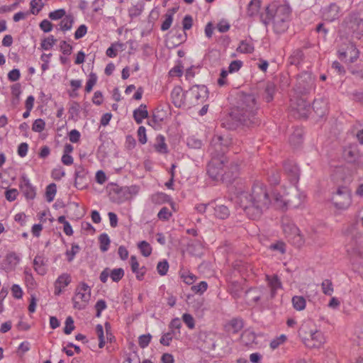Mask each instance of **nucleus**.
<instances>
[{"label": "nucleus", "mask_w": 363, "mask_h": 363, "mask_svg": "<svg viewBox=\"0 0 363 363\" xmlns=\"http://www.w3.org/2000/svg\"><path fill=\"white\" fill-rule=\"evenodd\" d=\"M169 267L168 262L166 259H163L157 263V271L160 275L164 276L167 274Z\"/></svg>", "instance_id": "nucleus-48"}, {"label": "nucleus", "mask_w": 363, "mask_h": 363, "mask_svg": "<svg viewBox=\"0 0 363 363\" xmlns=\"http://www.w3.org/2000/svg\"><path fill=\"white\" fill-rule=\"evenodd\" d=\"M66 16V11L64 9H57L55 11H51L48 14L49 18L52 21H57L62 19Z\"/></svg>", "instance_id": "nucleus-47"}, {"label": "nucleus", "mask_w": 363, "mask_h": 363, "mask_svg": "<svg viewBox=\"0 0 363 363\" xmlns=\"http://www.w3.org/2000/svg\"><path fill=\"white\" fill-rule=\"evenodd\" d=\"M190 91L197 104L203 103L208 98V90L204 85H194L190 89Z\"/></svg>", "instance_id": "nucleus-14"}, {"label": "nucleus", "mask_w": 363, "mask_h": 363, "mask_svg": "<svg viewBox=\"0 0 363 363\" xmlns=\"http://www.w3.org/2000/svg\"><path fill=\"white\" fill-rule=\"evenodd\" d=\"M144 10V3L140 1L138 2L135 5H133L128 9V16L131 19H133L139 16Z\"/></svg>", "instance_id": "nucleus-32"}, {"label": "nucleus", "mask_w": 363, "mask_h": 363, "mask_svg": "<svg viewBox=\"0 0 363 363\" xmlns=\"http://www.w3.org/2000/svg\"><path fill=\"white\" fill-rule=\"evenodd\" d=\"M99 243H100V250L102 252H106L110 245V238L106 233H102L100 235L99 238Z\"/></svg>", "instance_id": "nucleus-38"}, {"label": "nucleus", "mask_w": 363, "mask_h": 363, "mask_svg": "<svg viewBox=\"0 0 363 363\" xmlns=\"http://www.w3.org/2000/svg\"><path fill=\"white\" fill-rule=\"evenodd\" d=\"M286 239L288 242H289L291 245L298 248L302 247L305 243L303 236L301 235L300 230L298 229V227L297 232L293 233Z\"/></svg>", "instance_id": "nucleus-22"}, {"label": "nucleus", "mask_w": 363, "mask_h": 363, "mask_svg": "<svg viewBox=\"0 0 363 363\" xmlns=\"http://www.w3.org/2000/svg\"><path fill=\"white\" fill-rule=\"evenodd\" d=\"M87 171L82 165L75 167L74 186L77 189H82L85 186L84 180L86 179Z\"/></svg>", "instance_id": "nucleus-16"}, {"label": "nucleus", "mask_w": 363, "mask_h": 363, "mask_svg": "<svg viewBox=\"0 0 363 363\" xmlns=\"http://www.w3.org/2000/svg\"><path fill=\"white\" fill-rule=\"evenodd\" d=\"M61 52L65 55H69L72 52V46L65 40H62L60 45Z\"/></svg>", "instance_id": "nucleus-64"}, {"label": "nucleus", "mask_w": 363, "mask_h": 363, "mask_svg": "<svg viewBox=\"0 0 363 363\" xmlns=\"http://www.w3.org/2000/svg\"><path fill=\"white\" fill-rule=\"evenodd\" d=\"M272 204H274L277 208H283L284 206H286L288 205V203L289 201H285L283 199V196L280 195L279 194H272Z\"/></svg>", "instance_id": "nucleus-41"}, {"label": "nucleus", "mask_w": 363, "mask_h": 363, "mask_svg": "<svg viewBox=\"0 0 363 363\" xmlns=\"http://www.w3.org/2000/svg\"><path fill=\"white\" fill-rule=\"evenodd\" d=\"M163 118L159 115L153 114L152 118L147 121V124L157 130L161 128V123Z\"/></svg>", "instance_id": "nucleus-43"}, {"label": "nucleus", "mask_w": 363, "mask_h": 363, "mask_svg": "<svg viewBox=\"0 0 363 363\" xmlns=\"http://www.w3.org/2000/svg\"><path fill=\"white\" fill-rule=\"evenodd\" d=\"M183 74V66L181 62H179L178 65L172 67L169 72V75L170 77H181Z\"/></svg>", "instance_id": "nucleus-56"}, {"label": "nucleus", "mask_w": 363, "mask_h": 363, "mask_svg": "<svg viewBox=\"0 0 363 363\" xmlns=\"http://www.w3.org/2000/svg\"><path fill=\"white\" fill-rule=\"evenodd\" d=\"M208 289V284L206 281H202L197 285L191 286V290L196 294H203Z\"/></svg>", "instance_id": "nucleus-54"}, {"label": "nucleus", "mask_w": 363, "mask_h": 363, "mask_svg": "<svg viewBox=\"0 0 363 363\" xmlns=\"http://www.w3.org/2000/svg\"><path fill=\"white\" fill-rule=\"evenodd\" d=\"M260 6L261 0H251L247 6V15L250 17L257 16L259 13Z\"/></svg>", "instance_id": "nucleus-28"}, {"label": "nucleus", "mask_w": 363, "mask_h": 363, "mask_svg": "<svg viewBox=\"0 0 363 363\" xmlns=\"http://www.w3.org/2000/svg\"><path fill=\"white\" fill-rule=\"evenodd\" d=\"M292 304L297 311H302L306 308V301L304 297L301 296H294L292 298Z\"/></svg>", "instance_id": "nucleus-33"}, {"label": "nucleus", "mask_w": 363, "mask_h": 363, "mask_svg": "<svg viewBox=\"0 0 363 363\" xmlns=\"http://www.w3.org/2000/svg\"><path fill=\"white\" fill-rule=\"evenodd\" d=\"M230 144V139L228 137H223L222 135H214L211 140L210 149L211 154L215 152L221 155L225 156V152L226 151L228 145Z\"/></svg>", "instance_id": "nucleus-7"}, {"label": "nucleus", "mask_w": 363, "mask_h": 363, "mask_svg": "<svg viewBox=\"0 0 363 363\" xmlns=\"http://www.w3.org/2000/svg\"><path fill=\"white\" fill-rule=\"evenodd\" d=\"M172 102L176 106H180L182 102V89L181 86L174 87L171 92Z\"/></svg>", "instance_id": "nucleus-31"}, {"label": "nucleus", "mask_w": 363, "mask_h": 363, "mask_svg": "<svg viewBox=\"0 0 363 363\" xmlns=\"http://www.w3.org/2000/svg\"><path fill=\"white\" fill-rule=\"evenodd\" d=\"M304 58V54L300 49H297L293 52L289 58L290 65L298 66L302 62Z\"/></svg>", "instance_id": "nucleus-29"}, {"label": "nucleus", "mask_w": 363, "mask_h": 363, "mask_svg": "<svg viewBox=\"0 0 363 363\" xmlns=\"http://www.w3.org/2000/svg\"><path fill=\"white\" fill-rule=\"evenodd\" d=\"M110 277L113 281L118 282L124 277L125 272L122 268H116L109 271Z\"/></svg>", "instance_id": "nucleus-42"}, {"label": "nucleus", "mask_w": 363, "mask_h": 363, "mask_svg": "<svg viewBox=\"0 0 363 363\" xmlns=\"http://www.w3.org/2000/svg\"><path fill=\"white\" fill-rule=\"evenodd\" d=\"M182 320L189 328L193 329L195 327V322L193 316L189 313H184Z\"/></svg>", "instance_id": "nucleus-59"}, {"label": "nucleus", "mask_w": 363, "mask_h": 363, "mask_svg": "<svg viewBox=\"0 0 363 363\" xmlns=\"http://www.w3.org/2000/svg\"><path fill=\"white\" fill-rule=\"evenodd\" d=\"M152 336L150 334L142 335L138 338V344L141 348H145L150 342Z\"/></svg>", "instance_id": "nucleus-57"}, {"label": "nucleus", "mask_w": 363, "mask_h": 363, "mask_svg": "<svg viewBox=\"0 0 363 363\" xmlns=\"http://www.w3.org/2000/svg\"><path fill=\"white\" fill-rule=\"evenodd\" d=\"M39 27L43 32L49 33L52 30L53 25L50 21L44 19L40 23Z\"/></svg>", "instance_id": "nucleus-63"}, {"label": "nucleus", "mask_w": 363, "mask_h": 363, "mask_svg": "<svg viewBox=\"0 0 363 363\" xmlns=\"http://www.w3.org/2000/svg\"><path fill=\"white\" fill-rule=\"evenodd\" d=\"M237 51L242 53H252L254 51V46L246 40H242L237 48Z\"/></svg>", "instance_id": "nucleus-40"}, {"label": "nucleus", "mask_w": 363, "mask_h": 363, "mask_svg": "<svg viewBox=\"0 0 363 363\" xmlns=\"http://www.w3.org/2000/svg\"><path fill=\"white\" fill-rule=\"evenodd\" d=\"M292 9L286 2L274 1L266 8V14L261 15V21L266 26L272 23L273 30L277 34L285 33L292 18Z\"/></svg>", "instance_id": "nucleus-3"}, {"label": "nucleus", "mask_w": 363, "mask_h": 363, "mask_svg": "<svg viewBox=\"0 0 363 363\" xmlns=\"http://www.w3.org/2000/svg\"><path fill=\"white\" fill-rule=\"evenodd\" d=\"M173 338V332H168L162 335L160 338V342L162 345L169 346Z\"/></svg>", "instance_id": "nucleus-61"}, {"label": "nucleus", "mask_w": 363, "mask_h": 363, "mask_svg": "<svg viewBox=\"0 0 363 363\" xmlns=\"http://www.w3.org/2000/svg\"><path fill=\"white\" fill-rule=\"evenodd\" d=\"M275 92L276 85L272 82H268L264 89V99L266 102L269 103L273 100Z\"/></svg>", "instance_id": "nucleus-30"}, {"label": "nucleus", "mask_w": 363, "mask_h": 363, "mask_svg": "<svg viewBox=\"0 0 363 363\" xmlns=\"http://www.w3.org/2000/svg\"><path fill=\"white\" fill-rule=\"evenodd\" d=\"M106 303L104 300L100 299L96 301L95 304V309L96 311V316L100 317L101 312L106 308Z\"/></svg>", "instance_id": "nucleus-58"}, {"label": "nucleus", "mask_w": 363, "mask_h": 363, "mask_svg": "<svg viewBox=\"0 0 363 363\" xmlns=\"http://www.w3.org/2000/svg\"><path fill=\"white\" fill-rule=\"evenodd\" d=\"M339 59L347 64H352L357 61L359 57V51L353 44H350L345 51H338Z\"/></svg>", "instance_id": "nucleus-11"}, {"label": "nucleus", "mask_w": 363, "mask_h": 363, "mask_svg": "<svg viewBox=\"0 0 363 363\" xmlns=\"http://www.w3.org/2000/svg\"><path fill=\"white\" fill-rule=\"evenodd\" d=\"M225 168L226 170L224 172L223 182L232 183L239 174V165L235 162H231L230 166H225Z\"/></svg>", "instance_id": "nucleus-15"}, {"label": "nucleus", "mask_w": 363, "mask_h": 363, "mask_svg": "<svg viewBox=\"0 0 363 363\" xmlns=\"http://www.w3.org/2000/svg\"><path fill=\"white\" fill-rule=\"evenodd\" d=\"M172 216L171 211L166 206L162 207L157 217L161 220H168Z\"/></svg>", "instance_id": "nucleus-49"}, {"label": "nucleus", "mask_w": 363, "mask_h": 363, "mask_svg": "<svg viewBox=\"0 0 363 363\" xmlns=\"http://www.w3.org/2000/svg\"><path fill=\"white\" fill-rule=\"evenodd\" d=\"M74 22V20L72 15H66L64 18H62L59 23L60 29L63 32L72 29Z\"/></svg>", "instance_id": "nucleus-26"}, {"label": "nucleus", "mask_w": 363, "mask_h": 363, "mask_svg": "<svg viewBox=\"0 0 363 363\" xmlns=\"http://www.w3.org/2000/svg\"><path fill=\"white\" fill-rule=\"evenodd\" d=\"M284 174L292 185H296L300 177V169L293 161H286L284 163Z\"/></svg>", "instance_id": "nucleus-8"}, {"label": "nucleus", "mask_w": 363, "mask_h": 363, "mask_svg": "<svg viewBox=\"0 0 363 363\" xmlns=\"http://www.w3.org/2000/svg\"><path fill=\"white\" fill-rule=\"evenodd\" d=\"M45 259L43 255H37L33 260L35 271L40 275H44L46 273Z\"/></svg>", "instance_id": "nucleus-24"}, {"label": "nucleus", "mask_w": 363, "mask_h": 363, "mask_svg": "<svg viewBox=\"0 0 363 363\" xmlns=\"http://www.w3.org/2000/svg\"><path fill=\"white\" fill-rule=\"evenodd\" d=\"M228 162L225 156L215 152L211 153V160L207 166V173L213 180H222L223 182L225 164Z\"/></svg>", "instance_id": "nucleus-4"}, {"label": "nucleus", "mask_w": 363, "mask_h": 363, "mask_svg": "<svg viewBox=\"0 0 363 363\" xmlns=\"http://www.w3.org/2000/svg\"><path fill=\"white\" fill-rule=\"evenodd\" d=\"M266 280L267 281L268 285L271 289L272 297H274L277 293V289L281 288V282L277 274H273L272 276L267 275Z\"/></svg>", "instance_id": "nucleus-18"}, {"label": "nucleus", "mask_w": 363, "mask_h": 363, "mask_svg": "<svg viewBox=\"0 0 363 363\" xmlns=\"http://www.w3.org/2000/svg\"><path fill=\"white\" fill-rule=\"evenodd\" d=\"M18 195V191L16 189H10L5 192V197L10 202L15 201Z\"/></svg>", "instance_id": "nucleus-60"}, {"label": "nucleus", "mask_w": 363, "mask_h": 363, "mask_svg": "<svg viewBox=\"0 0 363 363\" xmlns=\"http://www.w3.org/2000/svg\"><path fill=\"white\" fill-rule=\"evenodd\" d=\"M19 189L27 200H33L36 196V189L30 183V179L26 175L20 178Z\"/></svg>", "instance_id": "nucleus-9"}, {"label": "nucleus", "mask_w": 363, "mask_h": 363, "mask_svg": "<svg viewBox=\"0 0 363 363\" xmlns=\"http://www.w3.org/2000/svg\"><path fill=\"white\" fill-rule=\"evenodd\" d=\"M282 228L286 238L293 233L297 232V226L289 221L284 222L282 224Z\"/></svg>", "instance_id": "nucleus-39"}, {"label": "nucleus", "mask_w": 363, "mask_h": 363, "mask_svg": "<svg viewBox=\"0 0 363 363\" xmlns=\"http://www.w3.org/2000/svg\"><path fill=\"white\" fill-rule=\"evenodd\" d=\"M74 320L72 316H68L65 320V326L64 328V333L66 335H69L74 330Z\"/></svg>", "instance_id": "nucleus-52"}, {"label": "nucleus", "mask_w": 363, "mask_h": 363, "mask_svg": "<svg viewBox=\"0 0 363 363\" xmlns=\"http://www.w3.org/2000/svg\"><path fill=\"white\" fill-rule=\"evenodd\" d=\"M340 7L335 3H331L322 9V16L324 20L333 22L340 16Z\"/></svg>", "instance_id": "nucleus-12"}, {"label": "nucleus", "mask_w": 363, "mask_h": 363, "mask_svg": "<svg viewBox=\"0 0 363 363\" xmlns=\"http://www.w3.org/2000/svg\"><path fill=\"white\" fill-rule=\"evenodd\" d=\"M211 208L213 210V214L216 218L225 220L230 216L229 208L225 205L216 204L214 201Z\"/></svg>", "instance_id": "nucleus-17"}, {"label": "nucleus", "mask_w": 363, "mask_h": 363, "mask_svg": "<svg viewBox=\"0 0 363 363\" xmlns=\"http://www.w3.org/2000/svg\"><path fill=\"white\" fill-rule=\"evenodd\" d=\"M57 192V186L55 184H49L45 189V198L46 201L49 203L52 202L54 200Z\"/></svg>", "instance_id": "nucleus-37"}, {"label": "nucleus", "mask_w": 363, "mask_h": 363, "mask_svg": "<svg viewBox=\"0 0 363 363\" xmlns=\"http://www.w3.org/2000/svg\"><path fill=\"white\" fill-rule=\"evenodd\" d=\"M138 247L140 250L141 254L147 257L152 254V248L150 243L145 240H143L138 243Z\"/></svg>", "instance_id": "nucleus-34"}, {"label": "nucleus", "mask_w": 363, "mask_h": 363, "mask_svg": "<svg viewBox=\"0 0 363 363\" xmlns=\"http://www.w3.org/2000/svg\"><path fill=\"white\" fill-rule=\"evenodd\" d=\"M322 290L324 294L331 296L333 293V285L330 279H325L321 284Z\"/></svg>", "instance_id": "nucleus-44"}, {"label": "nucleus", "mask_w": 363, "mask_h": 363, "mask_svg": "<svg viewBox=\"0 0 363 363\" xmlns=\"http://www.w3.org/2000/svg\"><path fill=\"white\" fill-rule=\"evenodd\" d=\"M72 282L71 275L68 273H63L60 274L54 283V294L60 296L63 289L67 287Z\"/></svg>", "instance_id": "nucleus-13"}, {"label": "nucleus", "mask_w": 363, "mask_h": 363, "mask_svg": "<svg viewBox=\"0 0 363 363\" xmlns=\"http://www.w3.org/2000/svg\"><path fill=\"white\" fill-rule=\"evenodd\" d=\"M286 340V336L285 335H281L270 342V347L272 350H275L282 345Z\"/></svg>", "instance_id": "nucleus-51"}, {"label": "nucleus", "mask_w": 363, "mask_h": 363, "mask_svg": "<svg viewBox=\"0 0 363 363\" xmlns=\"http://www.w3.org/2000/svg\"><path fill=\"white\" fill-rule=\"evenodd\" d=\"M289 141L290 143L296 146V145H298L299 144H301L302 143V135H301V132L299 131V130H296L295 131L291 136H290V138H289Z\"/></svg>", "instance_id": "nucleus-53"}, {"label": "nucleus", "mask_w": 363, "mask_h": 363, "mask_svg": "<svg viewBox=\"0 0 363 363\" xmlns=\"http://www.w3.org/2000/svg\"><path fill=\"white\" fill-rule=\"evenodd\" d=\"M20 260L19 256L13 252L7 254L5 259L6 262L10 265L11 268L16 267Z\"/></svg>", "instance_id": "nucleus-35"}, {"label": "nucleus", "mask_w": 363, "mask_h": 363, "mask_svg": "<svg viewBox=\"0 0 363 363\" xmlns=\"http://www.w3.org/2000/svg\"><path fill=\"white\" fill-rule=\"evenodd\" d=\"M45 121L41 118H38L33 122L32 125V130L35 132L40 133L45 129Z\"/></svg>", "instance_id": "nucleus-55"}, {"label": "nucleus", "mask_w": 363, "mask_h": 363, "mask_svg": "<svg viewBox=\"0 0 363 363\" xmlns=\"http://www.w3.org/2000/svg\"><path fill=\"white\" fill-rule=\"evenodd\" d=\"M259 104L257 98L252 94H242L239 96L236 106L233 108L230 117L235 124L229 125L234 129L238 125L252 127L260 123L257 116Z\"/></svg>", "instance_id": "nucleus-2"}, {"label": "nucleus", "mask_w": 363, "mask_h": 363, "mask_svg": "<svg viewBox=\"0 0 363 363\" xmlns=\"http://www.w3.org/2000/svg\"><path fill=\"white\" fill-rule=\"evenodd\" d=\"M57 39L53 35H50L46 38H44L40 43L41 48L44 50H50L54 45L56 43Z\"/></svg>", "instance_id": "nucleus-36"}, {"label": "nucleus", "mask_w": 363, "mask_h": 363, "mask_svg": "<svg viewBox=\"0 0 363 363\" xmlns=\"http://www.w3.org/2000/svg\"><path fill=\"white\" fill-rule=\"evenodd\" d=\"M138 138L139 142L144 145L147 143L146 129L144 126H140L138 129Z\"/></svg>", "instance_id": "nucleus-62"}, {"label": "nucleus", "mask_w": 363, "mask_h": 363, "mask_svg": "<svg viewBox=\"0 0 363 363\" xmlns=\"http://www.w3.org/2000/svg\"><path fill=\"white\" fill-rule=\"evenodd\" d=\"M330 200L336 208L347 209L352 203L351 190L346 185L338 186Z\"/></svg>", "instance_id": "nucleus-5"}, {"label": "nucleus", "mask_w": 363, "mask_h": 363, "mask_svg": "<svg viewBox=\"0 0 363 363\" xmlns=\"http://www.w3.org/2000/svg\"><path fill=\"white\" fill-rule=\"evenodd\" d=\"M311 343H306L308 347H319L324 342V337L320 330L311 331L310 334Z\"/></svg>", "instance_id": "nucleus-23"}, {"label": "nucleus", "mask_w": 363, "mask_h": 363, "mask_svg": "<svg viewBox=\"0 0 363 363\" xmlns=\"http://www.w3.org/2000/svg\"><path fill=\"white\" fill-rule=\"evenodd\" d=\"M183 281L188 285H191L197 279V277L189 272H182L180 274Z\"/></svg>", "instance_id": "nucleus-46"}, {"label": "nucleus", "mask_w": 363, "mask_h": 363, "mask_svg": "<svg viewBox=\"0 0 363 363\" xmlns=\"http://www.w3.org/2000/svg\"><path fill=\"white\" fill-rule=\"evenodd\" d=\"M91 289L85 282H81L77 286L75 295L72 298L73 307L75 309H84L91 298Z\"/></svg>", "instance_id": "nucleus-6"}, {"label": "nucleus", "mask_w": 363, "mask_h": 363, "mask_svg": "<svg viewBox=\"0 0 363 363\" xmlns=\"http://www.w3.org/2000/svg\"><path fill=\"white\" fill-rule=\"evenodd\" d=\"M187 145L191 148L200 149L203 145V143L201 140L191 136L187 138Z\"/></svg>", "instance_id": "nucleus-50"}, {"label": "nucleus", "mask_w": 363, "mask_h": 363, "mask_svg": "<svg viewBox=\"0 0 363 363\" xmlns=\"http://www.w3.org/2000/svg\"><path fill=\"white\" fill-rule=\"evenodd\" d=\"M345 159L350 163L360 164L363 163V155L360 153L357 145H349L344 149Z\"/></svg>", "instance_id": "nucleus-10"}, {"label": "nucleus", "mask_w": 363, "mask_h": 363, "mask_svg": "<svg viewBox=\"0 0 363 363\" xmlns=\"http://www.w3.org/2000/svg\"><path fill=\"white\" fill-rule=\"evenodd\" d=\"M154 147L160 154H165L168 152L167 146L165 143V138L162 135L157 136Z\"/></svg>", "instance_id": "nucleus-27"}, {"label": "nucleus", "mask_w": 363, "mask_h": 363, "mask_svg": "<svg viewBox=\"0 0 363 363\" xmlns=\"http://www.w3.org/2000/svg\"><path fill=\"white\" fill-rule=\"evenodd\" d=\"M292 108L296 109L301 116L306 117L308 112L310 109V103L306 101L299 99L296 101V104H291Z\"/></svg>", "instance_id": "nucleus-19"}, {"label": "nucleus", "mask_w": 363, "mask_h": 363, "mask_svg": "<svg viewBox=\"0 0 363 363\" xmlns=\"http://www.w3.org/2000/svg\"><path fill=\"white\" fill-rule=\"evenodd\" d=\"M133 118L136 123H142L143 119L148 117V111L145 104H140V106L133 111Z\"/></svg>", "instance_id": "nucleus-20"}, {"label": "nucleus", "mask_w": 363, "mask_h": 363, "mask_svg": "<svg viewBox=\"0 0 363 363\" xmlns=\"http://www.w3.org/2000/svg\"><path fill=\"white\" fill-rule=\"evenodd\" d=\"M348 253L350 255L351 258L353 259L354 262L357 264H362L363 260V245L359 243L357 244L355 247H354L352 251L348 249Z\"/></svg>", "instance_id": "nucleus-21"}, {"label": "nucleus", "mask_w": 363, "mask_h": 363, "mask_svg": "<svg viewBox=\"0 0 363 363\" xmlns=\"http://www.w3.org/2000/svg\"><path fill=\"white\" fill-rule=\"evenodd\" d=\"M243 326V320L242 318H236L230 320L226 327L228 328V331H230L233 333H237L242 329Z\"/></svg>", "instance_id": "nucleus-25"}, {"label": "nucleus", "mask_w": 363, "mask_h": 363, "mask_svg": "<svg viewBox=\"0 0 363 363\" xmlns=\"http://www.w3.org/2000/svg\"><path fill=\"white\" fill-rule=\"evenodd\" d=\"M97 79H98V77H97V75L96 73L91 72L89 74V78H88V80L86 82V86H85V91L86 92L89 93L92 90L93 86L96 84V83L97 82Z\"/></svg>", "instance_id": "nucleus-45"}, {"label": "nucleus", "mask_w": 363, "mask_h": 363, "mask_svg": "<svg viewBox=\"0 0 363 363\" xmlns=\"http://www.w3.org/2000/svg\"><path fill=\"white\" fill-rule=\"evenodd\" d=\"M236 202L250 219H258L272 204L270 189L264 183L255 181L250 193L238 194Z\"/></svg>", "instance_id": "nucleus-1"}]
</instances>
